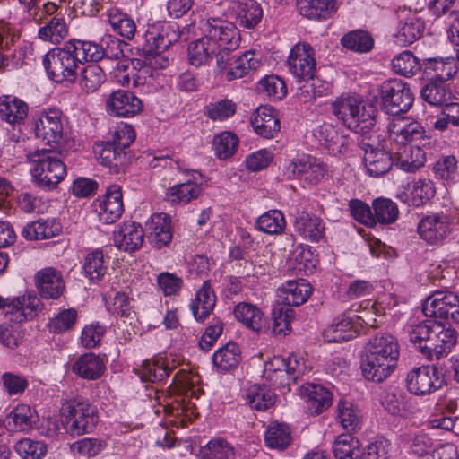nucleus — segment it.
<instances>
[{
	"mask_svg": "<svg viewBox=\"0 0 459 459\" xmlns=\"http://www.w3.org/2000/svg\"><path fill=\"white\" fill-rule=\"evenodd\" d=\"M399 344L388 333L372 338L365 347L361 358V371L367 380L381 383L394 370L399 359Z\"/></svg>",
	"mask_w": 459,
	"mask_h": 459,
	"instance_id": "f257e3e1",
	"label": "nucleus"
},
{
	"mask_svg": "<svg viewBox=\"0 0 459 459\" xmlns=\"http://www.w3.org/2000/svg\"><path fill=\"white\" fill-rule=\"evenodd\" d=\"M390 138L397 144L394 162L406 172H414L426 162V153L419 146L408 144L423 137L424 128L416 121L407 122L404 117L393 120L388 125Z\"/></svg>",
	"mask_w": 459,
	"mask_h": 459,
	"instance_id": "f03ea898",
	"label": "nucleus"
},
{
	"mask_svg": "<svg viewBox=\"0 0 459 459\" xmlns=\"http://www.w3.org/2000/svg\"><path fill=\"white\" fill-rule=\"evenodd\" d=\"M176 24L157 23L148 27L144 34L143 53L144 60L134 59L132 61L134 66L139 65L140 70L149 73L150 69H164L169 65V59L161 55L174 42L179 35Z\"/></svg>",
	"mask_w": 459,
	"mask_h": 459,
	"instance_id": "7ed1b4c3",
	"label": "nucleus"
},
{
	"mask_svg": "<svg viewBox=\"0 0 459 459\" xmlns=\"http://www.w3.org/2000/svg\"><path fill=\"white\" fill-rule=\"evenodd\" d=\"M334 115L348 128L357 131L376 126L377 108L370 100H362L355 96L337 100L333 104Z\"/></svg>",
	"mask_w": 459,
	"mask_h": 459,
	"instance_id": "20e7f679",
	"label": "nucleus"
},
{
	"mask_svg": "<svg viewBox=\"0 0 459 459\" xmlns=\"http://www.w3.org/2000/svg\"><path fill=\"white\" fill-rule=\"evenodd\" d=\"M60 412L62 423L72 436L92 432L99 420L97 409L82 398L63 403Z\"/></svg>",
	"mask_w": 459,
	"mask_h": 459,
	"instance_id": "39448f33",
	"label": "nucleus"
},
{
	"mask_svg": "<svg viewBox=\"0 0 459 459\" xmlns=\"http://www.w3.org/2000/svg\"><path fill=\"white\" fill-rule=\"evenodd\" d=\"M28 157L36 163L31 174L36 185L42 189H54L66 174L65 164L44 150L36 151Z\"/></svg>",
	"mask_w": 459,
	"mask_h": 459,
	"instance_id": "423d86ee",
	"label": "nucleus"
},
{
	"mask_svg": "<svg viewBox=\"0 0 459 459\" xmlns=\"http://www.w3.org/2000/svg\"><path fill=\"white\" fill-rule=\"evenodd\" d=\"M222 22L216 18L207 19L204 27V35L189 44L187 51L192 65L198 67L207 65L212 60L213 55L218 49L217 41L220 39Z\"/></svg>",
	"mask_w": 459,
	"mask_h": 459,
	"instance_id": "0eeeda50",
	"label": "nucleus"
},
{
	"mask_svg": "<svg viewBox=\"0 0 459 459\" xmlns=\"http://www.w3.org/2000/svg\"><path fill=\"white\" fill-rule=\"evenodd\" d=\"M78 60L67 42L63 48L49 51L43 65L50 79L56 82H74L76 78Z\"/></svg>",
	"mask_w": 459,
	"mask_h": 459,
	"instance_id": "6e6552de",
	"label": "nucleus"
},
{
	"mask_svg": "<svg viewBox=\"0 0 459 459\" xmlns=\"http://www.w3.org/2000/svg\"><path fill=\"white\" fill-rule=\"evenodd\" d=\"M382 106L392 116L407 112L413 103V94L409 85L402 80L384 82L379 89Z\"/></svg>",
	"mask_w": 459,
	"mask_h": 459,
	"instance_id": "1a4fd4ad",
	"label": "nucleus"
},
{
	"mask_svg": "<svg viewBox=\"0 0 459 459\" xmlns=\"http://www.w3.org/2000/svg\"><path fill=\"white\" fill-rule=\"evenodd\" d=\"M241 38L237 27L230 22H222L220 31V39H218V49L213 55L216 59V67L220 74L226 75L227 71L233 66L232 63L236 59L235 54L239 47Z\"/></svg>",
	"mask_w": 459,
	"mask_h": 459,
	"instance_id": "9d476101",
	"label": "nucleus"
},
{
	"mask_svg": "<svg viewBox=\"0 0 459 459\" xmlns=\"http://www.w3.org/2000/svg\"><path fill=\"white\" fill-rule=\"evenodd\" d=\"M422 311L427 317L459 323V297L452 291L437 290L425 299Z\"/></svg>",
	"mask_w": 459,
	"mask_h": 459,
	"instance_id": "9b49d317",
	"label": "nucleus"
},
{
	"mask_svg": "<svg viewBox=\"0 0 459 459\" xmlns=\"http://www.w3.org/2000/svg\"><path fill=\"white\" fill-rule=\"evenodd\" d=\"M35 135L45 144L60 145L65 138L62 112L56 108L40 112L35 122Z\"/></svg>",
	"mask_w": 459,
	"mask_h": 459,
	"instance_id": "f8f14e48",
	"label": "nucleus"
},
{
	"mask_svg": "<svg viewBox=\"0 0 459 459\" xmlns=\"http://www.w3.org/2000/svg\"><path fill=\"white\" fill-rule=\"evenodd\" d=\"M408 390L416 395H426L440 389L445 378L436 367H420L408 373L406 377Z\"/></svg>",
	"mask_w": 459,
	"mask_h": 459,
	"instance_id": "ddd939ff",
	"label": "nucleus"
},
{
	"mask_svg": "<svg viewBox=\"0 0 459 459\" xmlns=\"http://www.w3.org/2000/svg\"><path fill=\"white\" fill-rule=\"evenodd\" d=\"M365 321L359 316L343 314L324 331L329 342H341L354 338L363 330Z\"/></svg>",
	"mask_w": 459,
	"mask_h": 459,
	"instance_id": "4468645a",
	"label": "nucleus"
},
{
	"mask_svg": "<svg viewBox=\"0 0 459 459\" xmlns=\"http://www.w3.org/2000/svg\"><path fill=\"white\" fill-rule=\"evenodd\" d=\"M431 346H423L422 354L429 359H439L446 356L451 349L455 345L457 333L450 326L446 327L442 323L437 321L434 326Z\"/></svg>",
	"mask_w": 459,
	"mask_h": 459,
	"instance_id": "2eb2a0df",
	"label": "nucleus"
},
{
	"mask_svg": "<svg viewBox=\"0 0 459 459\" xmlns=\"http://www.w3.org/2000/svg\"><path fill=\"white\" fill-rule=\"evenodd\" d=\"M290 72L299 80L308 81L314 78L316 63L308 45H296L288 59Z\"/></svg>",
	"mask_w": 459,
	"mask_h": 459,
	"instance_id": "dca6fc26",
	"label": "nucleus"
},
{
	"mask_svg": "<svg viewBox=\"0 0 459 459\" xmlns=\"http://www.w3.org/2000/svg\"><path fill=\"white\" fill-rule=\"evenodd\" d=\"M142 110V100L130 91L118 90L107 100V111L117 117H131Z\"/></svg>",
	"mask_w": 459,
	"mask_h": 459,
	"instance_id": "f3484780",
	"label": "nucleus"
},
{
	"mask_svg": "<svg viewBox=\"0 0 459 459\" xmlns=\"http://www.w3.org/2000/svg\"><path fill=\"white\" fill-rule=\"evenodd\" d=\"M39 299L32 292H26L21 297L12 299H4V305L1 308L5 314L10 316V320L21 323L32 318L39 306Z\"/></svg>",
	"mask_w": 459,
	"mask_h": 459,
	"instance_id": "a211bd4d",
	"label": "nucleus"
},
{
	"mask_svg": "<svg viewBox=\"0 0 459 459\" xmlns=\"http://www.w3.org/2000/svg\"><path fill=\"white\" fill-rule=\"evenodd\" d=\"M418 233L429 244L439 243L450 233L449 219L443 214L428 215L419 222Z\"/></svg>",
	"mask_w": 459,
	"mask_h": 459,
	"instance_id": "6ab92c4d",
	"label": "nucleus"
},
{
	"mask_svg": "<svg viewBox=\"0 0 459 459\" xmlns=\"http://www.w3.org/2000/svg\"><path fill=\"white\" fill-rule=\"evenodd\" d=\"M229 10L238 24L245 29H254L262 21L264 13L259 3L255 0H232Z\"/></svg>",
	"mask_w": 459,
	"mask_h": 459,
	"instance_id": "aec40b11",
	"label": "nucleus"
},
{
	"mask_svg": "<svg viewBox=\"0 0 459 459\" xmlns=\"http://www.w3.org/2000/svg\"><path fill=\"white\" fill-rule=\"evenodd\" d=\"M96 211L100 221L105 224L113 223L121 217L124 212L123 195L117 185H112L107 189L104 199L100 202Z\"/></svg>",
	"mask_w": 459,
	"mask_h": 459,
	"instance_id": "412c9836",
	"label": "nucleus"
},
{
	"mask_svg": "<svg viewBox=\"0 0 459 459\" xmlns=\"http://www.w3.org/2000/svg\"><path fill=\"white\" fill-rule=\"evenodd\" d=\"M35 284L43 299H58L65 290L62 273L55 268L48 267L35 274Z\"/></svg>",
	"mask_w": 459,
	"mask_h": 459,
	"instance_id": "4be33fe9",
	"label": "nucleus"
},
{
	"mask_svg": "<svg viewBox=\"0 0 459 459\" xmlns=\"http://www.w3.org/2000/svg\"><path fill=\"white\" fill-rule=\"evenodd\" d=\"M293 226L297 233L311 242H318L325 234L322 220L303 210L296 211Z\"/></svg>",
	"mask_w": 459,
	"mask_h": 459,
	"instance_id": "5701e85b",
	"label": "nucleus"
},
{
	"mask_svg": "<svg viewBox=\"0 0 459 459\" xmlns=\"http://www.w3.org/2000/svg\"><path fill=\"white\" fill-rule=\"evenodd\" d=\"M143 237L144 232L140 224L125 222L114 232V245L119 250L134 252L142 247Z\"/></svg>",
	"mask_w": 459,
	"mask_h": 459,
	"instance_id": "b1692460",
	"label": "nucleus"
},
{
	"mask_svg": "<svg viewBox=\"0 0 459 459\" xmlns=\"http://www.w3.org/2000/svg\"><path fill=\"white\" fill-rule=\"evenodd\" d=\"M95 153L100 164L108 167L113 173L124 171L131 160V155L122 152L111 142L99 144L95 149Z\"/></svg>",
	"mask_w": 459,
	"mask_h": 459,
	"instance_id": "393cba45",
	"label": "nucleus"
},
{
	"mask_svg": "<svg viewBox=\"0 0 459 459\" xmlns=\"http://www.w3.org/2000/svg\"><path fill=\"white\" fill-rule=\"evenodd\" d=\"M251 125L255 132L264 138H273L280 131V120L274 110L267 106H261L252 114Z\"/></svg>",
	"mask_w": 459,
	"mask_h": 459,
	"instance_id": "a878e982",
	"label": "nucleus"
},
{
	"mask_svg": "<svg viewBox=\"0 0 459 459\" xmlns=\"http://www.w3.org/2000/svg\"><path fill=\"white\" fill-rule=\"evenodd\" d=\"M326 172V165L314 157H307L292 164L293 175L313 186L320 182Z\"/></svg>",
	"mask_w": 459,
	"mask_h": 459,
	"instance_id": "bb28decb",
	"label": "nucleus"
},
{
	"mask_svg": "<svg viewBox=\"0 0 459 459\" xmlns=\"http://www.w3.org/2000/svg\"><path fill=\"white\" fill-rule=\"evenodd\" d=\"M302 392L310 414H320L332 404V394L320 385L307 384L302 387Z\"/></svg>",
	"mask_w": 459,
	"mask_h": 459,
	"instance_id": "cd10ccee",
	"label": "nucleus"
},
{
	"mask_svg": "<svg viewBox=\"0 0 459 459\" xmlns=\"http://www.w3.org/2000/svg\"><path fill=\"white\" fill-rule=\"evenodd\" d=\"M74 373L88 379H99L104 373L105 364L103 359L91 352L80 356L72 366Z\"/></svg>",
	"mask_w": 459,
	"mask_h": 459,
	"instance_id": "c85d7f7f",
	"label": "nucleus"
},
{
	"mask_svg": "<svg viewBox=\"0 0 459 459\" xmlns=\"http://www.w3.org/2000/svg\"><path fill=\"white\" fill-rule=\"evenodd\" d=\"M423 72L437 82H445L450 80L457 72L454 58L437 59L430 58L423 60Z\"/></svg>",
	"mask_w": 459,
	"mask_h": 459,
	"instance_id": "c756f323",
	"label": "nucleus"
},
{
	"mask_svg": "<svg viewBox=\"0 0 459 459\" xmlns=\"http://www.w3.org/2000/svg\"><path fill=\"white\" fill-rule=\"evenodd\" d=\"M301 15L308 19H326L336 11L334 0H298Z\"/></svg>",
	"mask_w": 459,
	"mask_h": 459,
	"instance_id": "7c9ffc66",
	"label": "nucleus"
},
{
	"mask_svg": "<svg viewBox=\"0 0 459 459\" xmlns=\"http://www.w3.org/2000/svg\"><path fill=\"white\" fill-rule=\"evenodd\" d=\"M28 114L27 104L15 97L0 98V117L9 124H18L25 119Z\"/></svg>",
	"mask_w": 459,
	"mask_h": 459,
	"instance_id": "2f4dec72",
	"label": "nucleus"
},
{
	"mask_svg": "<svg viewBox=\"0 0 459 459\" xmlns=\"http://www.w3.org/2000/svg\"><path fill=\"white\" fill-rule=\"evenodd\" d=\"M235 317L254 332H259L265 324L263 312L250 303H239L234 308Z\"/></svg>",
	"mask_w": 459,
	"mask_h": 459,
	"instance_id": "473e14b6",
	"label": "nucleus"
},
{
	"mask_svg": "<svg viewBox=\"0 0 459 459\" xmlns=\"http://www.w3.org/2000/svg\"><path fill=\"white\" fill-rule=\"evenodd\" d=\"M232 65L230 70L226 73V80L228 81L239 79L251 72H255L260 66V59L254 51H247L237 56Z\"/></svg>",
	"mask_w": 459,
	"mask_h": 459,
	"instance_id": "72a5a7b5",
	"label": "nucleus"
},
{
	"mask_svg": "<svg viewBox=\"0 0 459 459\" xmlns=\"http://www.w3.org/2000/svg\"><path fill=\"white\" fill-rule=\"evenodd\" d=\"M364 164L368 174L372 177H380L389 171L394 162V157L385 150L369 152L364 154Z\"/></svg>",
	"mask_w": 459,
	"mask_h": 459,
	"instance_id": "f704fd0d",
	"label": "nucleus"
},
{
	"mask_svg": "<svg viewBox=\"0 0 459 459\" xmlns=\"http://www.w3.org/2000/svg\"><path fill=\"white\" fill-rule=\"evenodd\" d=\"M285 303L290 306H300L305 303L312 293L311 285L305 280L290 281L282 288Z\"/></svg>",
	"mask_w": 459,
	"mask_h": 459,
	"instance_id": "c9c22d12",
	"label": "nucleus"
},
{
	"mask_svg": "<svg viewBox=\"0 0 459 459\" xmlns=\"http://www.w3.org/2000/svg\"><path fill=\"white\" fill-rule=\"evenodd\" d=\"M275 394L264 385H254L247 392V402L257 411H266L275 403Z\"/></svg>",
	"mask_w": 459,
	"mask_h": 459,
	"instance_id": "e433bc0d",
	"label": "nucleus"
},
{
	"mask_svg": "<svg viewBox=\"0 0 459 459\" xmlns=\"http://www.w3.org/2000/svg\"><path fill=\"white\" fill-rule=\"evenodd\" d=\"M423 30V22L415 16L408 17L394 35L395 42L401 47L411 45L421 37Z\"/></svg>",
	"mask_w": 459,
	"mask_h": 459,
	"instance_id": "4c0bfd02",
	"label": "nucleus"
},
{
	"mask_svg": "<svg viewBox=\"0 0 459 459\" xmlns=\"http://www.w3.org/2000/svg\"><path fill=\"white\" fill-rule=\"evenodd\" d=\"M241 360L240 350L235 342H228L215 351L212 362L222 371H230L239 364Z\"/></svg>",
	"mask_w": 459,
	"mask_h": 459,
	"instance_id": "58836bf2",
	"label": "nucleus"
},
{
	"mask_svg": "<svg viewBox=\"0 0 459 459\" xmlns=\"http://www.w3.org/2000/svg\"><path fill=\"white\" fill-rule=\"evenodd\" d=\"M68 43L79 63H96L101 60L100 53L103 51L100 43L80 39H71Z\"/></svg>",
	"mask_w": 459,
	"mask_h": 459,
	"instance_id": "ea45409f",
	"label": "nucleus"
},
{
	"mask_svg": "<svg viewBox=\"0 0 459 459\" xmlns=\"http://www.w3.org/2000/svg\"><path fill=\"white\" fill-rule=\"evenodd\" d=\"M335 459H361L359 441L349 434L337 437L333 445Z\"/></svg>",
	"mask_w": 459,
	"mask_h": 459,
	"instance_id": "a19ab883",
	"label": "nucleus"
},
{
	"mask_svg": "<svg viewBox=\"0 0 459 459\" xmlns=\"http://www.w3.org/2000/svg\"><path fill=\"white\" fill-rule=\"evenodd\" d=\"M106 81L104 70L97 64L85 66L81 73L80 87L87 94L97 91Z\"/></svg>",
	"mask_w": 459,
	"mask_h": 459,
	"instance_id": "79ce46f5",
	"label": "nucleus"
},
{
	"mask_svg": "<svg viewBox=\"0 0 459 459\" xmlns=\"http://www.w3.org/2000/svg\"><path fill=\"white\" fill-rule=\"evenodd\" d=\"M108 258L105 259L100 250L88 254L84 259L83 270L91 281H102L108 272Z\"/></svg>",
	"mask_w": 459,
	"mask_h": 459,
	"instance_id": "37998d69",
	"label": "nucleus"
},
{
	"mask_svg": "<svg viewBox=\"0 0 459 459\" xmlns=\"http://www.w3.org/2000/svg\"><path fill=\"white\" fill-rule=\"evenodd\" d=\"M319 142L333 152H341L347 145V139L331 124H324L317 130Z\"/></svg>",
	"mask_w": 459,
	"mask_h": 459,
	"instance_id": "c03bdc74",
	"label": "nucleus"
},
{
	"mask_svg": "<svg viewBox=\"0 0 459 459\" xmlns=\"http://www.w3.org/2000/svg\"><path fill=\"white\" fill-rule=\"evenodd\" d=\"M264 440L271 448L285 449L291 441L290 428L284 423L271 422L265 432Z\"/></svg>",
	"mask_w": 459,
	"mask_h": 459,
	"instance_id": "a18cd8bd",
	"label": "nucleus"
},
{
	"mask_svg": "<svg viewBox=\"0 0 459 459\" xmlns=\"http://www.w3.org/2000/svg\"><path fill=\"white\" fill-rule=\"evenodd\" d=\"M420 94L422 99L432 106H445L452 100V93L444 83L433 79L421 89Z\"/></svg>",
	"mask_w": 459,
	"mask_h": 459,
	"instance_id": "49530a36",
	"label": "nucleus"
},
{
	"mask_svg": "<svg viewBox=\"0 0 459 459\" xmlns=\"http://www.w3.org/2000/svg\"><path fill=\"white\" fill-rule=\"evenodd\" d=\"M437 320L433 317L427 319L418 325H411L409 332L410 341L416 345V347L422 353L423 346H431L434 326Z\"/></svg>",
	"mask_w": 459,
	"mask_h": 459,
	"instance_id": "de8ad7c7",
	"label": "nucleus"
},
{
	"mask_svg": "<svg viewBox=\"0 0 459 459\" xmlns=\"http://www.w3.org/2000/svg\"><path fill=\"white\" fill-rule=\"evenodd\" d=\"M143 382L158 383L169 377V369L160 359L144 360L142 368L135 370Z\"/></svg>",
	"mask_w": 459,
	"mask_h": 459,
	"instance_id": "09e8293b",
	"label": "nucleus"
},
{
	"mask_svg": "<svg viewBox=\"0 0 459 459\" xmlns=\"http://www.w3.org/2000/svg\"><path fill=\"white\" fill-rule=\"evenodd\" d=\"M355 133L358 134L357 143L359 148L367 154L369 152H378L384 150L383 143L385 136L380 132L379 128H363V130H357Z\"/></svg>",
	"mask_w": 459,
	"mask_h": 459,
	"instance_id": "8fccbe9b",
	"label": "nucleus"
},
{
	"mask_svg": "<svg viewBox=\"0 0 459 459\" xmlns=\"http://www.w3.org/2000/svg\"><path fill=\"white\" fill-rule=\"evenodd\" d=\"M393 70L401 75L411 77L423 70V62L410 51H403L392 61Z\"/></svg>",
	"mask_w": 459,
	"mask_h": 459,
	"instance_id": "3c124183",
	"label": "nucleus"
},
{
	"mask_svg": "<svg viewBox=\"0 0 459 459\" xmlns=\"http://www.w3.org/2000/svg\"><path fill=\"white\" fill-rule=\"evenodd\" d=\"M200 193V186L189 180L170 187L167 192V196L171 203L187 204L197 198Z\"/></svg>",
	"mask_w": 459,
	"mask_h": 459,
	"instance_id": "603ef678",
	"label": "nucleus"
},
{
	"mask_svg": "<svg viewBox=\"0 0 459 459\" xmlns=\"http://www.w3.org/2000/svg\"><path fill=\"white\" fill-rule=\"evenodd\" d=\"M374 217L376 223H394L399 214V210L394 202L387 198H377L373 202Z\"/></svg>",
	"mask_w": 459,
	"mask_h": 459,
	"instance_id": "864d4df0",
	"label": "nucleus"
},
{
	"mask_svg": "<svg viewBox=\"0 0 459 459\" xmlns=\"http://www.w3.org/2000/svg\"><path fill=\"white\" fill-rule=\"evenodd\" d=\"M341 41L344 48L359 53L368 52L374 46L372 37L364 30L351 31L345 34Z\"/></svg>",
	"mask_w": 459,
	"mask_h": 459,
	"instance_id": "5fc2aeb1",
	"label": "nucleus"
},
{
	"mask_svg": "<svg viewBox=\"0 0 459 459\" xmlns=\"http://www.w3.org/2000/svg\"><path fill=\"white\" fill-rule=\"evenodd\" d=\"M133 303L134 300L125 293H117L113 298L112 306L108 308L113 315L131 325L136 319Z\"/></svg>",
	"mask_w": 459,
	"mask_h": 459,
	"instance_id": "6e6d98bb",
	"label": "nucleus"
},
{
	"mask_svg": "<svg viewBox=\"0 0 459 459\" xmlns=\"http://www.w3.org/2000/svg\"><path fill=\"white\" fill-rule=\"evenodd\" d=\"M68 30L63 18L53 17L48 23L40 28L39 37L53 44L60 43L67 37Z\"/></svg>",
	"mask_w": 459,
	"mask_h": 459,
	"instance_id": "4d7b16f0",
	"label": "nucleus"
},
{
	"mask_svg": "<svg viewBox=\"0 0 459 459\" xmlns=\"http://www.w3.org/2000/svg\"><path fill=\"white\" fill-rule=\"evenodd\" d=\"M108 22L113 30L122 37L127 39L134 38L136 25L134 20L129 18L127 14L118 10H112L108 14Z\"/></svg>",
	"mask_w": 459,
	"mask_h": 459,
	"instance_id": "13d9d810",
	"label": "nucleus"
},
{
	"mask_svg": "<svg viewBox=\"0 0 459 459\" xmlns=\"http://www.w3.org/2000/svg\"><path fill=\"white\" fill-rule=\"evenodd\" d=\"M153 220L154 227L151 233L152 242L157 248H161L170 243L172 231L169 217L167 214H160Z\"/></svg>",
	"mask_w": 459,
	"mask_h": 459,
	"instance_id": "bf43d9fd",
	"label": "nucleus"
},
{
	"mask_svg": "<svg viewBox=\"0 0 459 459\" xmlns=\"http://www.w3.org/2000/svg\"><path fill=\"white\" fill-rule=\"evenodd\" d=\"M256 227L259 230L267 234H278L281 233L285 227V219L280 211L272 210L264 213L257 219Z\"/></svg>",
	"mask_w": 459,
	"mask_h": 459,
	"instance_id": "052dcab7",
	"label": "nucleus"
},
{
	"mask_svg": "<svg viewBox=\"0 0 459 459\" xmlns=\"http://www.w3.org/2000/svg\"><path fill=\"white\" fill-rule=\"evenodd\" d=\"M238 144L236 134L230 132H223L213 139L215 154L221 160H226L233 155Z\"/></svg>",
	"mask_w": 459,
	"mask_h": 459,
	"instance_id": "680f3d73",
	"label": "nucleus"
},
{
	"mask_svg": "<svg viewBox=\"0 0 459 459\" xmlns=\"http://www.w3.org/2000/svg\"><path fill=\"white\" fill-rule=\"evenodd\" d=\"M33 411L29 405L20 404L16 406L8 415V426L13 430L23 431L31 427Z\"/></svg>",
	"mask_w": 459,
	"mask_h": 459,
	"instance_id": "e2e57ef3",
	"label": "nucleus"
},
{
	"mask_svg": "<svg viewBox=\"0 0 459 459\" xmlns=\"http://www.w3.org/2000/svg\"><path fill=\"white\" fill-rule=\"evenodd\" d=\"M233 454V448L221 439L210 441L201 449L200 459H229Z\"/></svg>",
	"mask_w": 459,
	"mask_h": 459,
	"instance_id": "0e129e2a",
	"label": "nucleus"
},
{
	"mask_svg": "<svg viewBox=\"0 0 459 459\" xmlns=\"http://www.w3.org/2000/svg\"><path fill=\"white\" fill-rule=\"evenodd\" d=\"M338 417L343 429L355 430L359 428V412L350 402L342 401L338 404Z\"/></svg>",
	"mask_w": 459,
	"mask_h": 459,
	"instance_id": "69168bd1",
	"label": "nucleus"
},
{
	"mask_svg": "<svg viewBox=\"0 0 459 459\" xmlns=\"http://www.w3.org/2000/svg\"><path fill=\"white\" fill-rule=\"evenodd\" d=\"M259 91L274 100H281L287 93L284 81L278 76H266L259 82Z\"/></svg>",
	"mask_w": 459,
	"mask_h": 459,
	"instance_id": "338daca9",
	"label": "nucleus"
},
{
	"mask_svg": "<svg viewBox=\"0 0 459 459\" xmlns=\"http://www.w3.org/2000/svg\"><path fill=\"white\" fill-rule=\"evenodd\" d=\"M15 450L23 459H39L46 452V446L30 438L20 440L15 445Z\"/></svg>",
	"mask_w": 459,
	"mask_h": 459,
	"instance_id": "774afa93",
	"label": "nucleus"
}]
</instances>
